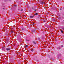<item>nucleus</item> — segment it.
<instances>
[{
	"label": "nucleus",
	"instance_id": "nucleus-6",
	"mask_svg": "<svg viewBox=\"0 0 64 64\" xmlns=\"http://www.w3.org/2000/svg\"><path fill=\"white\" fill-rule=\"evenodd\" d=\"M31 51H32V52H33L34 51V50L33 49H32L31 50Z\"/></svg>",
	"mask_w": 64,
	"mask_h": 64
},
{
	"label": "nucleus",
	"instance_id": "nucleus-13",
	"mask_svg": "<svg viewBox=\"0 0 64 64\" xmlns=\"http://www.w3.org/2000/svg\"><path fill=\"white\" fill-rule=\"evenodd\" d=\"M34 25V22L33 23V25Z\"/></svg>",
	"mask_w": 64,
	"mask_h": 64
},
{
	"label": "nucleus",
	"instance_id": "nucleus-11",
	"mask_svg": "<svg viewBox=\"0 0 64 64\" xmlns=\"http://www.w3.org/2000/svg\"><path fill=\"white\" fill-rule=\"evenodd\" d=\"M21 11H23V9L22 8L21 9Z\"/></svg>",
	"mask_w": 64,
	"mask_h": 64
},
{
	"label": "nucleus",
	"instance_id": "nucleus-15",
	"mask_svg": "<svg viewBox=\"0 0 64 64\" xmlns=\"http://www.w3.org/2000/svg\"><path fill=\"white\" fill-rule=\"evenodd\" d=\"M61 46L62 47H63V45H62Z\"/></svg>",
	"mask_w": 64,
	"mask_h": 64
},
{
	"label": "nucleus",
	"instance_id": "nucleus-22",
	"mask_svg": "<svg viewBox=\"0 0 64 64\" xmlns=\"http://www.w3.org/2000/svg\"><path fill=\"white\" fill-rule=\"evenodd\" d=\"M35 11H36V10H35Z\"/></svg>",
	"mask_w": 64,
	"mask_h": 64
},
{
	"label": "nucleus",
	"instance_id": "nucleus-1",
	"mask_svg": "<svg viewBox=\"0 0 64 64\" xmlns=\"http://www.w3.org/2000/svg\"><path fill=\"white\" fill-rule=\"evenodd\" d=\"M6 51H9V50H10V48H6Z\"/></svg>",
	"mask_w": 64,
	"mask_h": 64
},
{
	"label": "nucleus",
	"instance_id": "nucleus-12",
	"mask_svg": "<svg viewBox=\"0 0 64 64\" xmlns=\"http://www.w3.org/2000/svg\"><path fill=\"white\" fill-rule=\"evenodd\" d=\"M59 49H60V47H59L58 48Z\"/></svg>",
	"mask_w": 64,
	"mask_h": 64
},
{
	"label": "nucleus",
	"instance_id": "nucleus-3",
	"mask_svg": "<svg viewBox=\"0 0 64 64\" xmlns=\"http://www.w3.org/2000/svg\"><path fill=\"white\" fill-rule=\"evenodd\" d=\"M33 43L34 44H36V42H35L34 41H33Z\"/></svg>",
	"mask_w": 64,
	"mask_h": 64
},
{
	"label": "nucleus",
	"instance_id": "nucleus-20",
	"mask_svg": "<svg viewBox=\"0 0 64 64\" xmlns=\"http://www.w3.org/2000/svg\"><path fill=\"white\" fill-rule=\"evenodd\" d=\"M26 41H29V40H26Z\"/></svg>",
	"mask_w": 64,
	"mask_h": 64
},
{
	"label": "nucleus",
	"instance_id": "nucleus-5",
	"mask_svg": "<svg viewBox=\"0 0 64 64\" xmlns=\"http://www.w3.org/2000/svg\"><path fill=\"white\" fill-rule=\"evenodd\" d=\"M30 18H33V16H30Z\"/></svg>",
	"mask_w": 64,
	"mask_h": 64
},
{
	"label": "nucleus",
	"instance_id": "nucleus-9",
	"mask_svg": "<svg viewBox=\"0 0 64 64\" xmlns=\"http://www.w3.org/2000/svg\"><path fill=\"white\" fill-rule=\"evenodd\" d=\"M61 32H62V33H63V32H63V30H61Z\"/></svg>",
	"mask_w": 64,
	"mask_h": 64
},
{
	"label": "nucleus",
	"instance_id": "nucleus-23",
	"mask_svg": "<svg viewBox=\"0 0 64 64\" xmlns=\"http://www.w3.org/2000/svg\"><path fill=\"white\" fill-rule=\"evenodd\" d=\"M56 22H57V21H56Z\"/></svg>",
	"mask_w": 64,
	"mask_h": 64
},
{
	"label": "nucleus",
	"instance_id": "nucleus-8",
	"mask_svg": "<svg viewBox=\"0 0 64 64\" xmlns=\"http://www.w3.org/2000/svg\"><path fill=\"white\" fill-rule=\"evenodd\" d=\"M60 18H60V17L58 18V19H59V20H60Z\"/></svg>",
	"mask_w": 64,
	"mask_h": 64
},
{
	"label": "nucleus",
	"instance_id": "nucleus-18",
	"mask_svg": "<svg viewBox=\"0 0 64 64\" xmlns=\"http://www.w3.org/2000/svg\"><path fill=\"white\" fill-rule=\"evenodd\" d=\"M63 22H64V20H63Z\"/></svg>",
	"mask_w": 64,
	"mask_h": 64
},
{
	"label": "nucleus",
	"instance_id": "nucleus-4",
	"mask_svg": "<svg viewBox=\"0 0 64 64\" xmlns=\"http://www.w3.org/2000/svg\"><path fill=\"white\" fill-rule=\"evenodd\" d=\"M34 14L35 15H38V13H36Z\"/></svg>",
	"mask_w": 64,
	"mask_h": 64
},
{
	"label": "nucleus",
	"instance_id": "nucleus-7",
	"mask_svg": "<svg viewBox=\"0 0 64 64\" xmlns=\"http://www.w3.org/2000/svg\"><path fill=\"white\" fill-rule=\"evenodd\" d=\"M27 47H28V45H26V48H27Z\"/></svg>",
	"mask_w": 64,
	"mask_h": 64
},
{
	"label": "nucleus",
	"instance_id": "nucleus-21",
	"mask_svg": "<svg viewBox=\"0 0 64 64\" xmlns=\"http://www.w3.org/2000/svg\"><path fill=\"white\" fill-rule=\"evenodd\" d=\"M3 9H4V8H3Z\"/></svg>",
	"mask_w": 64,
	"mask_h": 64
},
{
	"label": "nucleus",
	"instance_id": "nucleus-2",
	"mask_svg": "<svg viewBox=\"0 0 64 64\" xmlns=\"http://www.w3.org/2000/svg\"><path fill=\"white\" fill-rule=\"evenodd\" d=\"M40 3L42 4H45V2H40Z\"/></svg>",
	"mask_w": 64,
	"mask_h": 64
},
{
	"label": "nucleus",
	"instance_id": "nucleus-17",
	"mask_svg": "<svg viewBox=\"0 0 64 64\" xmlns=\"http://www.w3.org/2000/svg\"><path fill=\"white\" fill-rule=\"evenodd\" d=\"M62 29H64V28H62Z\"/></svg>",
	"mask_w": 64,
	"mask_h": 64
},
{
	"label": "nucleus",
	"instance_id": "nucleus-14",
	"mask_svg": "<svg viewBox=\"0 0 64 64\" xmlns=\"http://www.w3.org/2000/svg\"><path fill=\"white\" fill-rule=\"evenodd\" d=\"M3 49H4V48H2V50H3Z\"/></svg>",
	"mask_w": 64,
	"mask_h": 64
},
{
	"label": "nucleus",
	"instance_id": "nucleus-24",
	"mask_svg": "<svg viewBox=\"0 0 64 64\" xmlns=\"http://www.w3.org/2000/svg\"><path fill=\"white\" fill-rule=\"evenodd\" d=\"M18 10H19V9H18Z\"/></svg>",
	"mask_w": 64,
	"mask_h": 64
},
{
	"label": "nucleus",
	"instance_id": "nucleus-10",
	"mask_svg": "<svg viewBox=\"0 0 64 64\" xmlns=\"http://www.w3.org/2000/svg\"><path fill=\"white\" fill-rule=\"evenodd\" d=\"M11 33H14L13 31H11Z\"/></svg>",
	"mask_w": 64,
	"mask_h": 64
},
{
	"label": "nucleus",
	"instance_id": "nucleus-16",
	"mask_svg": "<svg viewBox=\"0 0 64 64\" xmlns=\"http://www.w3.org/2000/svg\"><path fill=\"white\" fill-rule=\"evenodd\" d=\"M38 39H39V40H40V38H38Z\"/></svg>",
	"mask_w": 64,
	"mask_h": 64
},
{
	"label": "nucleus",
	"instance_id": "nucleus-19",
	"mask_svg": "<svg viewBox=\"0 0 64 64\" xmlns=\"http://www.w3.org/2000/svg\"><path fill=\"white\" fill-rule=\"evenodd\" d=\"M14 6H16V5H14Z\"/></svg>",
	"mask_w": 64,
	"mask_h": 64
}]
</instances>
